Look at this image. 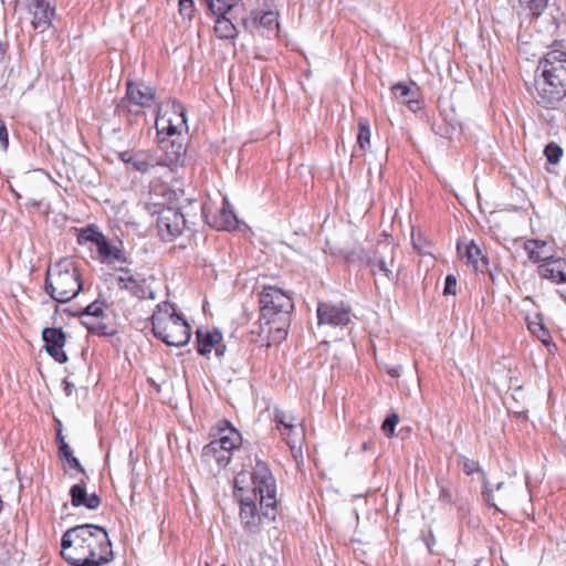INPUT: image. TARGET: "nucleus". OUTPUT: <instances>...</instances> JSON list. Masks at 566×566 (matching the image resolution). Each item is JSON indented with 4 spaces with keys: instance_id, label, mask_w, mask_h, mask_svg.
I'll return each instance as SVG.
<instances>
[{
    "instance_id": "5",
    "label": "nucleus",
    "mask_w": 566,
    "mask_h": 566,
    "mask_svg": "<svg viewBox=\"0 0 566 566\" xmlns=\"http://www.w3.org/2000/svg\"><path fill=\"white\" fill-rule=\"evenodd\" d=\"M151 331L156 338L168 346L181 347L188 344L191 328L187 321L168 301L158 303L150 317Z\"/></svg>"
},
{
    "instance_id": "14",
    "label": "nucleus",
    "mask_w": 566,
    "mask_h": 566,
    "mask_svg": "<svg viewBox=\"0 0 566 566\" xmlns=\"http://www.w3.org/2000/svg\"><path fill=\"white\" fill-rule=\"evenodd\" d=\"M156 128L158 135L166 134L167 137L178 135L179 137L181 132L187 129V119L184 107L178 105L169 116L165 114L157 117Z\"/></svg>"
},
{
    "instance_id": "29",
    "label": "nucleus",
    "mask_w": 566,
    "mask_h": 566,
    "mask_svg": "<svg viewBox=\"0 0 566 566\" xmlns=\"http://www.w3.org/2000/svg\"><path fill=\"white\" fill-rule=\"evenodd\" d=\"M214 33L220 39H233L237 34V29L232 21L226 14H216Z\"/></svg>"
},
{
    "instance_id": "36",
    "label": "nucleus",
    "mask_w": 566,
    "mask_h": 566,
    "mask_svg": "<svg viewBox=\"0 0 566 566\" xmlns=\"http://www.w3.org/2000/svg\"><path fill=\"white\" fill-rule=\"evenodd\" d=\"M544 155L547 158V161L552 165H556L559 163L562 156H563V149L559 145L552 142L546 145L544 149Z\"/></svg>"
},
{
    "instance_id": "21",
    "label": "nucleus",
    "mask_w": 566,
    "mask_h": 566,
    "mask_svg": "<svg viewBox=\"0 0 566 566\" xmlns=\"http://www.w3.org/2000/svg\"><path fill=\"white\" fill-rule=\"evenodd\" d=\"M104 314V304L98 301H94L88 304L84 311L81 313L82 324L93 333L99 334L101 329H104L106 326L101 322L96 321L102 317Z\"/></svg>"
},
{
    "instance_id": "30",
    "label": "nucleus",
    "mask_w": 566,
    "mask_h": 566,
    "mask_svg": "<svg viewBox=\"0 0 566 566\" xmlns=\"http://www.w3.org/2000/svg\"><path fill=\"white\" fill-rule=\"evenodd\" d=\"M527 328L528 331L536 336L544 345L548 346L551 344V335L548 329L544 326L542 318L539 315H535L534 317H527Z\"/></svg>"
},
{
    "instance_id": "25",
    "label": "nucleus",
    "mask_w": 566,
    "mask_h": 566,
    "mask_svg": "<svg viewBox=\"0 0 566 566\" xmlns=\"http://www.w3.org/2000/svg\"><path fill=\"white\" fill-rule=\"evenodd\" d=\"M563 264H565V261L562 259L547 261L546 263L538 266V274L542 277L548 279L555 283H565L566 274L564 272Z\"/></svg>"
},
{
    "instance_id": "40",
    "label": "nucleus",
    "mask_w": 566,
    "mask_h": 566,
    "mask_svg": "<svg viewBox=\"0 0 566 566\" xmlns=\"http://www.w3.org/2000/svg\"><path fill=\"white\" fill-rule=\"evenodd\" d=\"M455 287H457V279L454 275L449 274L446 277L444 281V289L443 294L446 295H454L455 294Z\"/></svg>"
},
{
    "instance_id": "9",
    "label": "nucleus",
    "mask_w": 566,
    "mask_h": 566,
    "mask_svg": "<svg viewBox=\"0 0 566 566\" xmlns=\"http://www.w3.org/2000/svg\"><path fill=\"white\" fill-rule=\"evenodd\" d=\"M119 289L127 291L138 300H155V291L150 286L153 277L146 279L140 274H134L132 270L120 268L116 277Z\"/></svg>"
},
{
    "instance_id": "50",
    "label": "nucleus",
    "mask_w": 566,
    "mask_h": 566,
    "mask_svg": "<svg viewBox=\"0 0 566 566\" xmlns=\"http://www.w3.org/2000/svg\"><path fill=\"white\" fill-rule=\"evenodd\" d=\"M482 563H483L482 559H478L476 563L473 566H481Z\"/></svg>"
},
{
    "instance_id": "44",
    "label": "nucleus",
    "mask_w": 566,
    "mask_h": 566,
    "mask_svg": "<svg viewBox=\"0 0 566 566\" xmlns=\"http://www.w3.org/2000/svg\"><path fill=\"white\" fill-rule=\"evenodd\" d=\"M9 144L8 132L2 119H0V149L7 150Z\"/></svg>"
},
{
    "instance_id": "22",
    "label": "nucleus",
    "mask_w": 566,
    "mask_h": 566,
    "mask_svg": "<svg viewBox=\"0 0 566 566\" xmlns=\"http://www.w3.org/2000/svg\"><path fill=\"white\" fill-rule=\"evenodd\" d=\"M231 455L228 451L218 448V443L213 441L206 444L201 452L202 461L209 467L216 464L218 469L226 468L231 460Z\"/></svg>"
},
{
    "instance_id": "34",
    "label": "nucleus",
    "mask_w": 566,
    "mask_h": 566,
    "mask_svg": "<svg viewBox=\"0 0 566 566\" xmlns=\"http://www.w3.org/2000/svg\"><path fill=\"white\" fill-rule=\"evenodd\" d=\"M357 143L361 149H366L370 145V128L367 119H359Z\"/></svg>"
},
{
    "instance_id": "46",
    "label": "nucleus",
    "mask_w": 566,
    "mask_h": 566,
    "mask_svg": "<svg viewBox=\"0 0 566 566\" xmlns=\"http://www.w3.org/2000/svg\"><path fill=\"white\" fill-rule=\"evenodd\" d=\"M512 492L507 491L505 494H502L497 500L500 503L507 504L511 501Z\"/></svg>"
},
{
    "instance_id": "48",
    "label": "nucleus",
    "mask_w": 566,
    "mask_h": 566,
    "mask_svg": "<svg viewBox=\"0 0 566 566\" xmlns=\"http://www.w3.org/2000/svg\"><path fill=\"white\" fill-rule=\"evenodd\" d=\"M63 385H64V391L67 396H71L72 392H73V389H74V385L69 382L67 380H64L63 381Z\"/></svg>"
},
{
    "instance_id": "3",
    "label": "nucleus",
    "mask_w": 566,
    "mask_h": 566,
    "mask_svg": "<svg viewBox=\"0 0 566 566\" xmlns=\"http://www.w3.org/2000/svg\"><path fill=\"white\" fill-rule=\"evenodd\" d=\"M532 96L547 109L557 108L566 97V52L552 50L539 60Z\"/></svg>"
},
{
    "instance_id": "12",
    "label": "nucleus",
    "mask_w": 566,
    "mask_h": 566,
    "mask_svg": "<svg viewBox=\"0 0 566 566\" xmlns=\"http://www.w3.org/2000/svg\"><path fill=\"white\" fill-rule=\"evenodd\" d=\"M317 319L319 325L345 326L350 322V308L343 303H319Z\"/></svg>"
},
{
    "instance_id": "10",
    "label": "nucleus",
    "mask_w": 566,
    "mask_h": 566,
    "mask_svg": "<svg viewBox=\"0 0 566 566\" xmlns=\"http://www.w3.org/2000/svg\"><path fill=\"white\" fill-rule=\"evenodd\" d=\"M159 147L163 150V155L158 158V167L174 171L176 168L184 166L186 161V147L184 144L176 139H168L166 137L160 138Z\"/></svg>"
},
{
    "instance_id": "37",
    "label": "nucleus",
    "mask_w": 566,
    "mask_h": 566,
    "mask_svg": "<svg viewBox=\"0 0 566 566\" xmlns=\"http://www.w3.org/2000/svg\"><path fill=\"white\" fill-rule=\"evenodd\" d=\"M524 36L525 35H520L518 36V45H520V49L526 53V54H532L533 56H536L537 55V51L534 50L532 51V49H537V46L541 44V39H539V35H532L531 38L533 39L532 42H528L526 40H524Z\"/></svg>"
},
{
    "instance_id": "6",
    "label": "nucleus",
    "mask_w": 566,
    "mask_h": 566,
    "mask_svg": "<svg viewBox=\"0 0 566 566\" xmlns=\"http://www.w3.org/2000/svg\"><path fill=\"white\" fill-rule=\"evenodd\" d=\"M82 290L80 271L73 259L64 258L49 266L45 292L56 302L66 303Z\"/></svg>"
},
{
    "instance_id": "13",
    "label": "nucleus",
    "mask_w": 566,
    "mask_h": 566,
    "mask_svg": "<svg viewBox=\"0 0 566 566\" xmlns=\"http://www.w3.org/2000/svg\"><path fill=\"white\" fill-rule=\"evenodd\" d=\"M30 22L34 30L44 32L52 25L55 8L45 0H30L27 4Z\"/></svg>"
},
{
    "instance_id": "1",
    "label": "nucleus",
    "mask_w": 566,
    "mask_h": 566,
    "mask_svg": "<svg viewBox=\"0 0 566 566\" xmlns=\"http://www.w3.org/2000/svg\"><path fill=\"white\" fill-rule=\"evenodd\" d=\"M243 474L235 478V488L240 500V520L243 528L249 533H256L261 523L256 503H260L262 516L273 521L276 515V484L268 464L256 460L251 475L252 489L239 486Z\"/></svg>"
},
{
    "instance_id": "39",
    "label": "nucleus",
    "mask_w": 566,
    "mask_h": 566,
    "mask_svg": "<svg viewBox=\"0 0 566 566\" xmlns=\"http://www.w3.org/2000/svg\"><path fill=\"white\" fill-rule=\"evenodd\" d=\"M398 422H399L398 415L390 413L386 417L385 421L382 422L381 430L384 431V433L387 437H392Z\"/></svg>"
},
{
    "instance_id": "49",
    "label": "nucleus",
    "mask_w": 566,
    "mask_h": 566,
    "mask_svg": "<svg viewBox=\"0 0 566 566\" xmlns=\"http://www.w3.org/2000/svg\"><path fill=\"white\" fill-rule=\"evenodd\" d=\"M503 488H504V483H503V482H499V483L496 484V486H495V490H496V491H500V490H502Z\"/></svg>"
},
{
    "instance_id": "26",
    "label": "nucleus",
    "mask_w": 566,
    "mask_h": 566,
    "mask_svg": "<svg viewBox=\"0 0 566 566\" xmlns=\"http://www.w3.org/2000/svg\"><path fill=\"white\" fill-rule=\"evenodd\" d=\"M391 91L395 97L400 98L407 103L412 112H416V109L419 107L418 101L416 98L417 87L415 83H411L410 85L405 83H397L392 86Z\"/></svg>"
},
{
    "instance_id": "43",
    "label": "nucleus",
    "mask_w": 566,
    "mask_h": 566,
    "mask_svg": "<svg viewBox=\"0 0 566 566\" xmlns=\"http://www.w3.org/2000/svg\"><path fill=\"white\" fill-rule=\"evenodd\" d=\"M193 10L192 0H179V11L182 15L190 17Z\"/></svg>"
},
{
    "instance_id": "28",
    "label": "nucleus",
    "mask_w": 566,
    "mask_h": 566,
    "mask_svg": "<svg viewBox=\"0 0 566 566\" xmlns=\"http://www.w3.org/2000/svg\"><path fill=\"white\" fill-rule=\"evenodd\" d=\"M274 420L277 424L279 430H281V433L286 436L287 438L292 436L297 424H301V422L295 423L296 419L292 415L283 410H275Z\"/></svg>"
},
{
    "instance_id": "47",
    "label": "nucleus",
    "mask_w": 566,
    "mask_h": 566,
    "mask_svg": "<svg viewBox=\"0 0 566 566\" xmlns=\"http://www.w3.org/2000/svg\"><path fill=\"white\" fill-rule=\"evenodd\" d=\"M400 370H401V367L400 366H396V367H391V368L387 369V373L391 377L396 378V377L400 376Z\"/></svg>"
},
{
    "instance_id": "33",
    "label": "nucleus",
    "mask_w": 566,
    "mask_h": 566,
    "mask_svg": "<svg viewBox=\"0 0 566 566\" xmlns=\"http://www.w3.org/2000/svg\"><path fill=\"white\" fill-rule=\"evenodd\" d=\"M239 0H206L209 10L213 14H227Z\"/></svg>"
},
{
    "instance_id": "16",
    "label": "nucleus",
    "mask_w": 566,
    "mask_h": 566,
    "mask_svg": "<svg viewBox=\"0 0 566 566\" xmlns=\"http://www.w3.org/2000/svg\"><path fill=\"white\" fill-rule=\"evenodd\" d=\"M156 92L145 83H127L126 98H123L119 108L125 107L126 101L138 107H151L155 103Z\"/></svg>"
},
{
    "instance_id": "23",
    "label": "nucleus",
    "mask_w": 566,
    "mask_h": 566,
    "mask_svg": "<svg viewBox=\"0 0 566 566\" xmlns=\"http://www.w3.org/2000/svg\"><path fill=\"white\" fill-rule=\"evenodd\" d=\"M222 423L223 427L219 429V438L212 441L218 443V448H221L232 454V451L240 447L242 438L239 431L234 429L230 422L223 421Z\"/></svg>"
},
{
    "instance_id": "31",
    "label": "nucleus",
    "mask_w": 566,
    "mask_h": 566,
    "mask_svg": "<svg viewBox=\"0 0 566 566\" xmlns=\"http://www.w3.org/2000/svg\"><path fill=\"white\" fill-rule=\"evenodd\" d=\"M259 25L262 27L268 33H275L279 28V14L274 11L262 12L258 17Z\"/></svg>"
},
{
    "instance_id": "8",
    "label": "nucleus",
    "mask_w": 566,
    "mask_h": 566,
    "mask_svg": "<svg viewBox=\"0 0 566 566\" xmlns=\"http://www.w3.org/2000/svg\"><path fill=\"white\" fill-rule=\"evenodd\" d=\"M190 221L178 209L167 207L158 212L157 229L164 241H174L179 237Z\"/></svg>"
},
{
    "instance_id": "41",
    "label": "nucleus",
    "mask_w": 566,
    "mask_h": 566,
    "mask_svg": "<svg viewBox=\"0 0 566 566\" xmlns=\"http://www.w3.org/2000/svg\"><path fill=\"white\" fill-rule=\"evenodd\" d=\"M463 471L467 475H471L475 472H480V465L473 460L463 458Z\"/></svg>"
},
{
    "instance_id": "7",
    "label": "nucleus",
    "mask_w": 566,
    "mask_h": 566,
    "mask_svg": "<svg viewBox=\"0 0 566 566\" xmlns=\"http://www.w3.org/2000/svg\"><path fill=\"white\" fill-rule=\"evenodd\" d=\"M344 258L348 263L366 265L374 276L380 273L390 282L396 283L398 281L400 269L395 262L396 247L388 240L378 242L370 251L359 248L345 252Z\"/></svg>"
},
{
    "instance_id": "17",
    "label": "nucleus",
    "mask_w": 566,
    "mask_h": 566,
    "mask_svg": "<svg viewBox=\"0 0 566 566\" xmlns=\"http://www.w3.org/2000/svg\"><path fill=\"white\" fill-rule=\"evenodd\" d=\"M119 159L129 166L130 169L140 174H147L158 167L159 161L157 156L150 151H122L118 154Z\"/></svg>"
},
{
    "instance_id": "11",
    "label": "nucleus",
    "mask_w": 566,
    "mask_h": 566,
    "mask_svg": "<svg viewBox=\"0 0 566 566\" xmlns=\"http://www.w3.org/2000/svg\"><path fill=\"white\" fill-rule=\"evenodd\" d=\"M200 209L207 223L211 227L231 231L235 230L239 224L237 214L234 213L227 198L222 199V207L220 208L218 216L212 214L210 207L207 205H201Z\"/></svg>"
},
{
    "instance_id": "24",
    "label": "nucleus",
    "mask_w": 566,
    "mask_h": 566,
    "mask_svg": "<svg viewBox=\"0 0 566 566\" xmlns=\"http://www.w3.org/2000/svg\"><path fill=\"white\" fill-rule=\"evenodd\" d=\"M71 503L74 507L84 506L87 510H96L101 505V497L96 493L87 494L82 484H74L70 490Z\"/></svg>"
},
{
    "instance_id": "15",
    "label": "nucleus",
    "mask_w": 566,
    "mask_h": 566,
    "mask_svg": "<svg viewBox=\"0 0 566 566\" xmlns=\"http://www.w3.org/2000/svg\"><path fill=\"white\" fill-rule=\"evenodd\" d=\"M42 339L46 353L59 364L67 361V355L64 352L65 334L61 328L46 327L42 331Z\"/></svg>"
},
{
    "instance_id": "4",
    "label": "nucleus",
    "mask_w": 566,
    "mask_h": 566,
    "mask_svg": "<svg viewBox=\"0 0 566 566\" xmlns=\"http://www.w3.org/2000/svg\"><path fill=\"white\" fill-rule=\"evenodd\" d=\"M260 332L259 335L270 342L280 343L285 339L291 324L293 302L282 289L263 286L259 297Z\"/></svg>"
},
{
    "instance_id": "19",
    "label": "nucleus",
    "mask_w": 566,
    "mask_h": 566,
    "mask_svg": "<svg viewBox=\"0 0 566 566\" xmlns=\"http://www.w3.org/2000/svg\"><path fill=\"white\" fill-rule=\"evenodd\" d=\"M198 353L207 355L216 350L217 356H222L224 353V346L221 344L222 334L219 331H198L197 332Z\"/></svg>"
},
{
    "instance_id": "27",
    "label": "nucleus",
    "mask_w": 566,
    "mask_h": 566,
    "mask_svg": "<svg viewBox=\"0 0 566 566\" xmlns=\"http://www.w3.org/2000/svg\"><path fill=\"white\" fill-rule=\"evenodd\" d=\"M547 247L546 241L543 240H527L524 243V249L528 254V259L537 263L539 261H551L553 256L551 254H547L545 252V249Z\"/></svg>"
},
{
    "instance_id": "2",
    "label": "nucleus",
    "mask_w": 566,
    "mask_h": 566,
    "mask_svg": "<svg viewBox=\"0 0 566 566\" xmlns=\"http://www.w3.org/2000/svg\"><path fill=\"white\" fill-rule=\"evenodd\" d=\"M61 547L62 557L72 566H102L113 559L108 533L94 524L69 528L62 535Z\"/></svg>"
},
{
    "instance_id": "38",
    "label": "nucleus",
    "mask_w": 566,
    "mask_h": 566,
    "mask_svg": "<svg viewBox=\"0 0 566 566\" xmlns=\"http://www.w3.org/2000/svg\"><path fill=\"white\" fill-rule=\"evenodd\" d=\"M482 496L489 506L494 507L496 511H502L495 503L493 490L490 488L489 480L485 474H483L482 478Z\"/></svg>"
},
{
    "instance_id": "45",
    "label": "nucleus",
    "mask_w": 566,
    "mask_h": 566,
    "mask_svg": "<svg viewBox=\"0 0 566 566\" xmlns=\"http://www.w3.org/2000/svg\"><path fill=\"white\" fill-rule=\"evenodd\" d=\"M56 441L59 443V447L63 446V443H67L65 441V438H64L63 433H62V424H61L60 421H57Z\"/></svg>"
},
{
    "instance_id": "20",
    "label": "nucleus",
    "mask_w": 566,
    "mask_h": 566,
    "mask_svg": "<svg viewBox=\"0 0 566 566\" xmlns=\"http://www.w3.org/2000/svg\"><path fill=\"white\" fill-rule=\"evenodd\" d=\"M458 252L474 271L484 272L488 270V258L482 254L481 249L474 242L467 244L464 252L462 245L458 244Z\"/></svg>"
},
{
    "instance_id": "35",
    "label": "nucleus",
    "mask_w": 566,
    "mask_h": 566,
    "mask_svg": "<svg viewBox=\"0 0 566 566\" xmlns=\"http://www.w3.org/2000/svg\"><path fill=\"white\" fill-rule=\"evenodd\" d=\"M520 4L531 11L533 15L539 17L546 9L548 0H518Z\"/></svg>"
},
{
    "instance_id": "32",
    "label": "nucleus",
    "mask_w": 566,
    "mask_h": 566,
    "mask_svg": "<svg viewBox=\"0 0 566 566\" xmlns=\"http://www.w3.org/2000/svg\"><path fill=\"white\" fill-rule=\"evenodd\" d=\"M59 455L62 460L66 461L69 467L75 469L80 472H84V469L76 457H74L73 451L69 443H63V446L59 447Z\"/></svg>"
},
{
    "instance_id": "42",
    "label": "nucleus",
    "mask_w": 566,
    "mask_h": 566,
    "mask_svg": "<svg viewBox=\"0 0 566 566\" xmlns=\"http://www.w3.org/2000/svg\"><path fill=\"white\" fill-rule=\"evenodd\" d=\"M439 501L442 504H452L453 503V495L449 488L441 486L439 492Z\"/></svg>"
},
{
    "instance_id": "18",
    "label": "nucleus",
    "mask_w": 566,
    "mask_h": 566,
    "mask_svg": "<svg viewBox=\"0 0 566 566\" xmlns=\"http://www.w3.org/2000/svg\"><path fill=\"white\" fill-rule=\"evenodd\" d=\"M82 238L92 241L96 244L98 253L108 262L118 261L125 262L124 252L114 247L102 233L93 230H85Z\"/></svg>"
}]
</instances>
